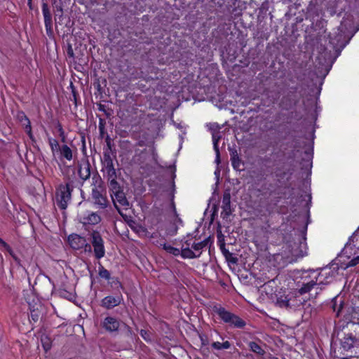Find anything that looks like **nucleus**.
<instances>
[{"label": "nucleus", "mask_w": 359, "mask_h": 359, "mask_svg": "<svg viewBox=\"0 0 359 359\" xmlns=\"http://www.w3.org/2000/svg\"><path fill=\"white\" fill-rule=\"evenodd\" d=\"M337 274V270L332 269L331 268H324L317 273L316 271H311L309 276L311 280L303 285L299 289L301 294H304L309 292L314 285H326L332 281L334 278Z\"/></svg>", "instance_id": "obj_1"}, {"label": "nucleus", "mask_w": 359, "mask_h": 359, "mask_svg": "<svg viewBox=\"0 0 359 359\" xmlns=\"http://www.w3.org/2000/svg\"><path fill=\"white\" fill-rule=\"evenodd\" d=\"M344 254L351 259L347 267L354 266L359 263V231H355L349 238L343 250Z\"/></svg>", "instance_id": "obj_2"}, {"label": "nucleus", "mask_w": 359, "mask_h": 359, "mask_svg": "<svg viewBox=\"0 0 359 359\" xmlns=\"http://www.w3.org/2000/svg\"><path fill=\"white\" fill-rule=\"evenodd\" d=\"M93 180L97 184L92 189V199L93 203L99 208H106L108 205V201L104 194V189L101 186L102 181L99 177L94 176Z\"/></svg>", "instance_id": "obj_3"}, {"label": "nucleus", "mask_w": 359, "mask_h": 359, "mask_svg": "<svg viewBox=\"0 0 359 359\" xmlns=\"http://www.w3.org/2000/svg\"><path fill=\"white\" fill-rule=\"evenodd\" d=\"M72 191V184L67 183L65 185H60L57 189L56 201L59 207L62 209H66L67 203L71 198V191Z\"/></svg>", "instance_id": "obj_4"}, {"label": "nucleus", "mask_w": 359, "mask_h": 359, "mask_svg": "<svg viewBox=\"0 0 359 359\" xmlns=\"http://www.w3.org/2000/svg\"><path fill=\"white\" fill-rule=\"evenodd\" d=\"M77 219L83 226H90L98 224L102 219L97 212L86 210L79 212Z\"/></svg>", "instance_id": "obj_5"}, {"label": "nucleus", "mask_w": 359, "mask_h": 359, "mask_svg": "<svg viewBox=\"0 0 359 359\" xmlns=\"http://www.w3.org/2000/svg\"><path fill=\"white\" fill-rule=\"evenodd\" d=\"M91 243L93 247L94 254L97 259H100L104 257L105 249L104 241L100 233L97 231H93L91 234Z\"/></svg>", "instance_id": "obj_6"}, {"label": "nucleus", "mask_w": 359, "mask_h": 359, "mask_svg": "<svg viewBox=\"0 0 359 359\" xmlns=\"http://www.w3.org/2000/svg\"><path fill=\"white\" fill-rule=\"evenodd\" d=\"M68 242L70 246L75 250H80L85 248L86 251H90L91 247L87 243L86 238L78 234H72L68 237Z\"/></svg>", "instance_id": "obj_7"}, {"label": "nucleus", "mask_w": 359, "mask_h": 359, "mask_svg": "<svg viewBox=\"0 0 359 359\" xmlns=\"http://www.w3.org/2000/svg\"><path fill=\"white\" fill-rule=\"evenodd\" d=\"M111 187L112 190L111 196L116 208L118 209V204L123 207L129 206V203L127 201L124 193L119 190V187H118V185L116 187L115 189H114V185Z\"/></svg>", "instance_id": "obj_8"}, {"label": "nucleus", "mask_w": 359, "mask_h": 359, "mask_svg": "<svg viewBox=\"0 0 359 359\" xmlns=\"http://www.w3.org/2000/svg\"><path fill=\"white\" fill-rule=\"evenodd\" d=\"M341 345L344 350L348 351L351 348H359V337H355L352 334L345 335L341 341Z\"/></svg>", "instance_id": "obj_9"}, {"label": "nucleus", "mask_w": 359, "mask_h": 359, "mask_svg": "<svg viewBox=\"0 0 359 359\" xmlns=\"http://www.w3.org/2000/svg\"><path fill=\"white\" fill-rule=\"evenodd\" d=\"M17 118L18 120L21 123L22 126L25 127V129L26 130V133H27L29 138L33 140V135L32 133V127L31 123L27 118V116L25 115V114L23 111H18L17 114Z\"/></svg>", "instance_id": "obj_10"}, {"label": "nucleus", "mask_w": 359, "mask_h": 359, "mask_svg": "<svg viewBox=\"0 0 359 359\" xmlns=\"http://www.w3.org/2000/svg\"><path fill=\"white\" fill-rule=\"evenodd\" d=\"M121 301L122 297L121 295L116 297L107 296L102 299V306L107 309H110L119 305Z\"/></svg>", "instance_id": "obj_11"}, {"label": "nucleus", "mask_w": 359, "mask_h": 359, "mask_svg": "<svg viewBox=\"0 0 359 359\" xmlns=\"http://www.w3.org/2000/svg\"><path fill=\"white\" fill-rule=\"evenodd\" d=\"M119 325V321L113 317L105 318L102 323L103 327L109 332L117 331Z\"/></svg>", "instance_id": "obj_12"}, {"label": "nucleus", "mask_w": 359, "mask_h": 359, "mask_svg": "<svg viewBox=\"0 0 359 359\" xmlns=\"http://www.w3.org/2000/svg\"><path fill=\"white\" fill-rule=\"evenodd\" d=\"M42 13L44 18V24L47 33L49 32H51L52 15L48 5L45 3L42 5Z\"/></svg>", "instance_id": "obj_13"}, {"label": "nucleus", "mask_w": 359, "mask_h": 359, "mask_svg": "<svg viewBox=\"0 0 359 359\" xmlns=\"http://www.w3.org/2000/svg\"><path fill=\"white\" fill-rule=\"evenodd\" d=\"M79 175L83 180H88L90 176V165L88 162L82 163L79 168Z\"/></svg>", "instance_id": "obj_14"}, {"label": "nucleus", "mask_w": 359, "mask_h": 359, "mask_svg": "<svg viewBox=\"0 0 359 359\" xmlns=\"http://www.w3.org/2000/svg\"><path fill=\"white\" fill-rule=\"evenodd\" d=\"M231 161L233 168L236 170H241L243 168L241 166L243 165V163L241 159L240 158L237 151L236 150L232 151L231 153Z\"/></svg>", "instance_id": "obj_15"}, {"label": "nucleus", "mask_w": 359, "mask_h": 359, "mask_svg": "<svg viewBox=\"0 0 359 359\" xmlns=\"http://www.w3.org/2000/svg\"><path fill=\"white\" fill-rule=\"evenodd\" d=\"M106 168L107 170L109 179L110 180V184L111 186L114 185V189H115L118 183L116 181V170L112 165V163L111 162L110 164H108Z\"/></svg>", "instance_id": "obj_16"}, {"label": "nucleus", "mask_w": 359, "mask_h": 359, "mask_svg": "<svg viewBox=\"0 0 359 359\" xmlns=\"http://www.w3.org/2000/svg\"><path fill=\"white\" fill-rule=\"evenodd\" d=\"M306 252V243L305 242H301L298 248L293 249L292 255L294 257H302L305 256Z\"/></svg>", "instance_id": "obj_17"}, {"label": "nucleus", "mask_w": 359, "mask_h": 359, "mask_svg": "<svg viewBox=\"0 0 359 359\" xmlns=\"http://www.w3.org/2000/svg\"><path fill=\"white\" fill-rule=\"evenodd\" d=\"M219 316L226 323H229L232 318L233 314L227 311L224 308H219L217 310Z\"/></svg>", "instance_id": "obj_18"}, {"label": "nucleus", "mask_w": 359, "mask_h": 359, "mask_svg": "<svg viewBox=\"0 0 359 359\" xmlns=\"http://www.w3.org/2000/svg\"><path fill=\"white\" fill-rule=\"evenodd\" d=\"M60 151L61 156L67 161H71L73 158L72 151L67 145H62Z\"/></svg>", "instance_id": "obj_19"}, {"label": "nucleus", "mask_w": 359, "mask_h": 359, "mask_svg": "<svg viewBox=\"0 0 359 359\" xmlns=\"http://www.w3.org/2000/svg\"><path fill=\"white\" fill-rule=\"evenodd\" d=\"M219 139H220V136L218 133H214L212 134L213 146H214V149L216 153V160L215 161L217 163H219V147H218V142H219Z\"/></svg>", "instance_id": "obj_20"}, {"label": "nucleus", "mask_w": 359, "mask_h": 359, "mask_svg": "<svg viewBox=\"0 0 359 359\" xmlns=\"http://www.w3.org/2000/svg\"><path fill=\"white\" fill-rule=\"evenodd\" d=\"M180 255L183 258L192 259L199 257V254H196L194 251L189 248H184L180 250Z\"/></svg>", "instance_id": "obj_21"}, {"label": "nucleus", "mask_w": 359, "mask_h": 359, "mask_svg": "<svg viewBox=\"0 0 359 359\" xmlns=\"http://www.w3.org/2000/svg\"><path fill=\"white\" fill-rule=\"evenodd\" d=\"M250 350L259 355H264L265 353L264 350L256 342L251 341L249 343Z\"/></svg>", "instance_id": "obj_22"}, {"label": "nucleus", "mask_w": 359, "mask_h": 359, "mask_svg": "<svg viewBox=\"0 0 359 359\" xmlns=\"http://www.w3.org/2000/svg\"><path fill=\"white\" fill-rule=\"evenodd\" d=\"M230 203L231 196L230 194L226 193L224 194L222 198V208L228 214L230 212Z\"/></svg>", "instance_id": "obj_23"}, {"label": "nucleus", "mask_w": 359, "mask_h": 359, "mask_svg": "<svg viewBox=\"0 0 359 359\" xmlns=\"http://www.w3.org/2000/svg\"><path fill=\"white\" fill-rule=\"evenodd\" d=\"M161 245L163 246V248L170 255L174 256H178L180 255V250L178 248L172 247V245L166 243L161 244Z\"/></svg>", "instance_id": "obj_24"}, {"label": "nucleus", "mask_w": 359, "mask_h": 359, "mask_svg": "<svg viewBox=\"0 0 359 359\" xmlns=\"http://www.w3.org/2000/svg\"><path fill=\"white\" fill-rule=\"evenodd\" d=\"M229 324L238 328H241L245 325V322L242 319L235 315L233 316Z\"/></svg>", "instance_id": "obj_25"}, {"label": "nucleus", "mask_w": 359, "mask_h": 359, "mask_svg": "<svg viewBox=\"0 0 359 359\" xmlns=\"http://www.w3.org/2000/svg\"><path fill=\"white\" fill-rule=\"evenodd\" d=\"M207 245L205 241H201L198 243H194L191 245V248L195 251L196 254L201 255V250Z\"/></svg>", "instance_id": "obj_26"}, {"label": "nucleus", "mask_w": 359, "mask_h": 359, "mask_svg": "<svg viewBox=\"0 0 359 359\" xmlns=\"http://www.w3.org/2000/svg\"><path fill=\"white\" fill-rule=\"evenodd\" d=\"M99 276L102 278H104L106 280L110 279V273L108 270L104 269L102 266H99Z\"/></svg>", "instance_id": "obj_27"}, {"label": "nucleus", "mask_w": 359, "mask_h": 359, "mask_svg": "<svg viewBox=\"0 0 359 359\" xmlns=\"http://www.w3.org/2000/svg\"><path fill=\"white\" fill-rule=\"evenodd\" d=\"M49 144L53 153L60 149L57 141L55 139L49 138Z\"/></svg>", "instance_id": "obj_28"}, {"label": "nucleus", "mask_w": 359, "mask_h": 359, "mask_svg": "<svg viewBox=\"0 0 359 359\" xmlns=\"http://www.w3.org/2000/svg\"><path fill=\"white\" fill-rule=\"evenodd\" d=\"M57 127H58V130L60 132V135L62 137V141L65 142V132H64L60 124H58Z\"/></svg>", "instance_id": "obj_29"}, {"label": "nucleus", "mask_w": 359, "mask_h": 359, "mask_svg": "<svg viewBox=\"0 0 359 359\" xmlns=\"http://www.w3.org/2000/svg\"><path fill=\"white\" fill-rule=\"evenodd\" d=\"M212 347L217 350L223 349L222 343L218 341L213 342L212 344Z\"/></svg>", "instance_id": "obj_30"}, {"label": "nucleus", "mask_w": 359, "mask_h": 359, "mask_svg": "<svg viewBox=\"0 0 359 359\" xmlns=\"http://www.w3.org/2000/svg\"><path fill=\"white\" fill-rule=\"evenodd\" d=\"M140 334L145 340H149V334L147 331L141 330Z\"/></svg>", "instance_id": "obj_31"}, {"label": "nucleus", "mask_w": 359, "mask_h": 359, "mask_svg": "<svg viewBox=\"0 0 359 359\" xmlns=\"http://www.w3.org/2000/svg\"><path fill=\"white\" fill-rule=\"evenodd\" d=\"M222 346H223V349H228L230 348L231 344L229 343V341H226L222 343Z\"/></svg>", "instance_id": "obj_32"}, {"label": "nucleus", "mask_w": 359, "mask_h": 359, "mask_svg": "<svg viewBox=\"0 0 359 359\" xmlns=\"http://www.w3.org/2000/svg\"><path fill=\"white\" fill-rule=\"evenodd\" d=\"M0 244H1L7 250H10L9 246L1 238H0Z\"/></svg>", "instance_id": "obj_33"}, {"label": "nucleus", "mask_w": 359, "mask_h": 359, "mask_svg": "<svg viewBox=\"0 0 359 359\" xmlns=\"http://www.w3.org/2000/svg\"><path fill=\"white\" fill-rule=\"evenodd\" d=\"M68 54L70 55V56H73V51H72V49L70 48L68 50Z\"/></svg>", "instance_id": "obj_34"}, {"label": "nucleus", "mask_w": 359, "mask_h": 359, "mask_svg": "<svg viewBox=\"0 0 359 359\" xmlns=\"http://www.w3.org/2000/svg\"><path fill=\"white\" fill-rule=\"evenodd\" d=\"M287 305H288V304H287V302H283L280 304V306H287Z\"/></svg>", "instance_id": "obj_35"}, {"label": "nucleus", "mask_w": 359, "mask_h": 359, "mask_svg": "<svg viewBox=\"0 0 359 359\" xmlns=\"http://www.w3.org/2000/svg\"><path fill=\"white\" fill-rule=\"evenodd\" d=\"M43 346H44V348L46 349V351H48L50 348V346L48 344H46V345L44 344Z\"/></svg>", "instance_id": "obj_36"}]
</instances>
